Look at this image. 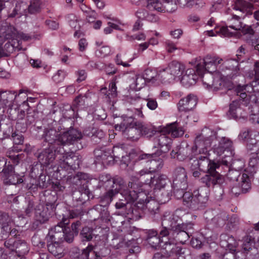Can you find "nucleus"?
Here are the masks:
<instances>
[{
    "label": "nucleus",
    "instance_id": "nucleus-1",
    "mask_svg": "<svg viewBox=\"0 0 259 259\" xmlns=\"http://www.w3.org/2000/svg\"><path fill=\"white\" fill-rule=\"evenodd\" d=\"M122 121L115 125L116 131L122 132L123 136L128 139L136 140L141 135L152 137L156 131L140 121H134L132 116L122 117Z\"/></svg>",
    "mask_w": 259,
    "mask_h": 259
},
{
    "label": "nucleus",
    "instance_id": "nucleus-2",
    "mask_svg": "<svg viewBox=\"0 0 259 259\" xmlns=\"http://www.w3.org/2000/svg\"><path fill=\"white\" fill-rule=\"evenodd\" d=\"M211 133L210 131L203 130L201 134L196 137L195 140V145L190 147L187 144H182L172 150L170 153L172 158H177L180 161H183L187 158L192 160L198 153H203L206 151L205 146L208 145V142L204 143V139L209 136Z\"/></svg>",
    "mask_w": 259,
    "mask_h": 259
},
{
    "label": "nucleus",
    "instance_id": "nucleus-3",
    "mask_svg": "<svg viewBox=\"0 0 259 259\" xmlns=\"http://www.w3.org/2000/svg\"><path fill=\"white\" fill-rule=\"evenodd\" d=\"M204 130L210 131L211 133L209 134V136L205 138L203 141L204 143L208 142V145H206L205 150L203 153H206L210 151L211 146V150L218 156L221 155L226 150L229 149L232 145V141L225 137H222L220 140L218 139L217 133L215 132L208 128H205Z\"/></svg>",
    "mask_w": 259,
    "mask_h": 259
},
{
    "label": "nucleus",
    "instance_id": "nucleus-4",
    "mask_svg": "<svg viewBox=\"0 0 259 259\" xmlns=\"http://www.w3.org/2000/svg\"><path fill=\"white\" fill-rule=\"evenodd\" d=\"M231 17L228 19V25L226 26L222 27L220 30V32L225 36H230L232 35V33L229 32L228 27L233 29L240 34H253V30L251 28V26L243 25V24L240 21L241 16L237 15L234 13H231Z\"/></svg>",
    "mask_w": 259,
    "mask_h": 259
},
{
    "label": "nucleus",
    "instance_id": "nucleus-5",
    "mask_svg": "<svg viewBox=\"0 0 259 259\" xmlns=\"http://www.w3.org/2000/svg\"><path fill=\"white\" fill-rule=\"evenodd\" d=\"M124 182L120 177H115L106 182L107 192L101 197V202L105 205L111 202L113 197L125 189Z\"/></svg>",
    "mask_w": 259,
    "mask_h": 259
},
{
    "label": "nucleus",
    "instance_id": "nucleus-6",
    "mask_svg": "<svg viewBox=\"0 0 259 259\" xmlns=\"http://www.w3.org/2000/svg\"><path fill=\"white\" fill-rule=\"evenodd\" d=\"M222 59L218 57H212L209 55L201 59L200 57L196 59V73L200 76L204 75V72L207 71L208 73H211L217 69V66L221 63Z\"/></svg>",
    "mask_w": 259,
    "mask_h": 259
},
{
    "label": "nucleus",
    "instance_id": "nucleus-7",
    "mask_svg": "<svg viewBox=\"0 0 259 259\" xmlns=\"http://www.w3.org/2000/svg\"><path fill=\"white\" fill-rule=\"evenodd\" d=\"M57 152L60 168L68 171L78 167L80 163L78 156L73 152H65L62 147H59Z\"/></svg>",
    "mask_w": 259,
    "mask_h": 259
},
{
    "label": "nucleus",
    "instance_id": "nucleus-8",
    "mask_svg": "<svg viewBox=\"0 0 259 259\" xmlns=\"http://www.w3.org/2000/svg\"><path fill=\"white\" fill-rule=\"evenodd\" d=\"M192 227L193 224L191 223H182L174 226L170 237L175 240L177 243L184 244L190 237L189 230L192 229Z\"/></svg>",
    "mask_w": 259,
    "mask_h": 259
},
{
    "label": "nucleus",
    "instance_id": "nucleus-9",
    "mask_svg": "<svg viewBox=\"0 0 259 259\" xmlns=\"http://www.w3.org/2000/svg\"><path fill=\"white\" fill-rule=\"evenodd\" d=\"M4 246L8 250L15 251L19 256L24 255L29 251V247L26 241L16 237L6 240Z\"/></svg>",
    "mask_w": 259,
    "mask_h": 259
},
{
    "label": "nucleus",
    "instance_id": "nucleus-10",
    "mask_svg": "<svg viewBox=\"0 0 259 259\" xmlns=\"http://www.w3.org/2000/svg\"><path fill=\"white\" fill-rule=\"evenodd\" d=\"M224 78L221 74L216 73H206L202 76V81L207 88H211L213 91L223 89Z\"/></svg>",
    "mask_w": 259,
    "mask_h": 259
},
{
    "label": "nucleus",
    "instance_id": "nucleus-11",
    "mask_svg": "<svg viewBox=\"0 0 259 259\" xmlns=\"http://www.w3.org/2000/svg\"><path fill=\"white\" fill-rule=\"evenodd\" d=\"M154 141L153 148L157 149L155 151V154H157L158 156L167 152L171 148V139L165 134H160L159 136L154 138Z\"/></svg>",
    "mask_w": 259,
    "mask_h": 259
},
{
    "label": "nucleus",
    "instance_id": "nucleus-12",
    "mask_svg": "<svg viewBox=\"0 0 259 259\" xmlns=\"http://www.w3.org/2000/svg\"><path fill=\"white\" fill-rule=\"evenodd\" d=\"M59 148L53 150L51 147L41 150H38L35 153L38 160L41 165L47 166L52 163L56 157H58L57 151Z\"/></svg>",
    "mask_w": 259,
    "mask_h": 259
},
{
    "label": "nucleus",
    "instance_id": "nucleus-13",
    "mask_svg": "<svg viewBox=\"0 0 259 259\" xmlns=\"http://www.w3.org/2000/svg\"><path fill=\"white\" fill-rule=\"evenodd\" d=\"M96 163L103 165L110 164L113 163V156L111 150L106 147L97 148L94 150Z\"/></svg>",
    "mask_w": 259,
    "mask_h": 259
},
{
    "label": "nucleus",
    "instance_id": "nucleus-14",
    "mask_svg": "<svg viewBox=\"0 0 259 259\" xmlns=\"http://www.w3.org/2000/svg\"><path fill=\"white\" fill-rule=\"evenodd\" d=\"M82 137L80 132L74 128H71L67 132H64L60 135L59 141L61 142V145L73 144L78 142Z\"/></svg>",
    "mask_w": 259,
    "mask_h": 259
},
{
    "label": "nucleus",
    "instance_id": "nucleus-15",
    "mask_svg": "<svg viewBox=\"0 0 259 259\" xmlns=\"http://www.w3.org/2000/svg\"><path fill=\"white\" fill-rule=\"evenodd\" d=\"M234 14L244 18L246 15H251L253 9V5L244 0H236L232 5Z\"/></svg>",
    "mask_w": 259,
    "mask_h": 259
},
{
    "label": "nucleus",
    "instance_id": "nucleus-16",
    "mask_svg": "<svg viewBox=\"0 0 259 259\" xmlns=\"http://www.w3.org/2000/svg\"><path fill=\"white\" fill-rule=\"evenodd\" d=\"M142 186L143 185L138 180L132 179L128 183L127 188L123 190V192H126L127 193V200L136 201L139 197V195L143 191Z\"/></svg>",
    "mask_w": 259,
    "mask_h": 259
},
{
    "label": "nucleus",
    "instance_id": "nucleus-17",
    "mask_svg": "<svg viewBox=\"0 0 259 259\" xmlns=\"http://www.w3.org/2000/svg\"><path fill=\"white\" fill-rule=\"evenodd\" d=\"M205 172L206 174L201 178L200 181L207 187L223 183V178L216 171V169Z\"/></svg>",
    "mask_w": 259,
    "mask_h": 259
},
{
    "label": "nucleus",
    "instance_id": "nucleus-18",
    "mask_svg": "<svg viewBox=\"0 0 259 259\" xmlns=\"http://www.w3.org/2000/svg\"><path fill=\"white\" fill-rule=\"evenodd\" d=\"M23 177L24 176L16 174L13 166L12 165H9L4 171V183L10 185L20 184L23 182L22 179Z\"/></svg>",
    "mask_w": 259,
    "mask_h": 259
},
{
    "label": "nucleus",
    "instance_id": "nucleus-19",
    "mask_svg": "<svg viewBox=\"0 0 259 259\" xmlns=\"http://www.w3.org/2000/svg\"><path fill=\"white\" fill-rule=\"evenodd\" d=\"M22 49L21 43L19 40L13 38L8 40L4 46L2 47L0 45V58L7 57L16 51H20Z\"/></svg>",
    "mask_w": 259,
    "mask_h": 259
},
{
    "label": "nucleus",
    "instance_id": "nucleus-20",
    "mask_svg": "<svg viewBox=\"0 0 259 259\" xmlns=\"http://www.w3.org/2000/svg\"><path fill=\"white\" fill-rule=\"evenodd\" d=\"M173 178V186L181 187L182 189L187 188V176L184 167H177L174 170Z\"/></svg>",
    "mask_w": 259,
    "mask_h": 259
},
{
    "label": "nucleus",
    "instance_id": "nucleus-21",
    "mask_svg": "<svg viewBox=\"0 0 259 259\" xmlns=\"http://www.w3.org/2000/svg\"><path fill=\"white\" fill-rule=\"evenodd\" d=\"M202 154H204L203 156L200 155L198 156L199 170L205 172L219 167V164L209 159L208 155H210V154L208 152Z\"/></svg>",
    "mask_w": 259,
    "mask_h": 259
},
{
    "label": "nucleus",
    "instance_id": "nucleus-22",
    "mask_svg": "<svg viewBox=\"0 0 259 259\" xmlns=\"http://www.w3.org/2000/svg\"><path fill=\"white\" fill-rule=\"evenodd\" d=\"M197 99L194 95H189L181 99L178 104L180 112H188L193 109L197 105Z\"/></svg>",
    "mask_w": 259,
    "mask_h": 259
},
{
    "label": "nucleus",
    "instance_id": "nucleus-23",
    "mask_svg": "<svg viewBox=\"0 0 259 259\" xmlns=\"http://www.w3.org/2000/svg\"><path fill=\"white\" fill-rule=\"evenodd\" d=\"M148 178L149 179H147L145 183L154 185L155 189L159 190L165 188L169 182L167 176L165 175H157L154 177L150 176Z\"/></svg>",
    "mask_w": 259,
    "mask_h": 259
},
{
    "label": "nucleus",
    "instance_id": "nucleus-24",
    "mask_svg": "<svg viewBox=\"0 0 259 259\" xmlns=\"http://www.w3.org/2000/svg\"><path fill=\"white\" fill-rule=\"evenodd\" d=\"M208 200L206 192H203L202 189H198L193 192V197L191 200L190 208L196 209L199 208V205L205 203Z\"/></svg>",
    "mask_w": 259,
    "mask_h": 259
},
{
    "label": "nucleus",
    "instance_id": "nucleus-25",
    "mask_svg": "<svg viewBox=\"0 0 259 259\" xmlns=\"http://www.w3.org/2000/svg\"><path fill=\"white\" fill-rule=\"evenodd\" d=\"M239 137L243 140L250 139L248 141L247 147L250 150L252 149L249 147L251 145L253 146H259V134L255 131L246 130L240 133Z\"/></svg>",
    "mask_w": 259,
    "mask_h": 259
},
{
    "label": "nucleus",
    "instance_id": "nucleus-26",
    "mask_svg": "<svg viewBox=\"0 0 259 259\" xmlns=\"http://www.w3.org/2000/svg\"><path fill=\"white\" fill-rule=\"evenodd\" d=\"M149 165V169H142L139 171V174L140 176L147 175L148 177L152 176V172H155L162 167L163 160L160 158L157 159L153 158L150 160Z\"/></svg>",
    "mask_w": 259,
    "mask_h": 259
},
{
    "label": "nucleus",
    "instance_id": "nucleus-27",
    "mask_svg": "<svg viewBox=\"0 0 259 259\" xmlns=\"http://www.w3.org/2000/svg\"><path fill=\"white\" fill-rule=\"evenodd\" d=\"M61 135V134H58L54 127H48L45 129L43 138L49 144L61 145V142L59 141Z\"/></svg>",
    "mask_w": 259,
    "mask_h": 259
},
{
    "label": "nucleus",
    "instance_id": "nucleus-28",
    "mask_svg": "<svg viewBox=\"0 0 259 259\" xmlns=\"http://www.w3.org/2000/svg\"><path fill=\"white\" fill-rule=\"evenodd\" d=\"M196 70L188 69L181 80L182 84L186 87H189L196 83L198 79V74H196Z\"/></svg>",
    "mask_w": 259,
    "mask_h": 259
},
{
    "label": "nucleus",
    "instance_id": "nucleus-29",
    "mask_svg": "<svg viewBox=\"0 0 259 259\" xmlns=\"http://www.w3.org/2000/svg\"><path fill=\"white\" fill-rule=\"evenodd\" d=\"M220 239V245L222 247L232 252L235 251L237 242L234 237L224 234L221 235Z\"/></svg>",
    "mask_w": 259,
    "mask_h": 259
},
{
    "label": "nucleus",
    "instance_id": "nucleus-30",
    "mask_svg": "<svg viewBox=\"0 0 259 259\" xmlns=\"http://www.w3.org/2000/svg\"><path fill=\"white\" fill-rule=\"evenodd\" d=\"M102 204H98L95 205L93 209L91 210V212L93 214L96 212L99 213V215L97 218L94 219V220H96L99 219L105 221H108L110 220V214L109 211L107 208L105 207L104 205L101 201Z\"/></svg>",
    "mask_w": 259,
    "mask_h": 259
},
{
    "label": "nucleus",
    "instance_id": "nucleus-31",
    "mask_svg": "<svg viewBox=\"0 0 259 259\" xmlns=\"http://www.w3.org/2000/svg\"><path fill=\"white\" fill-rule=\"evenodd\" d=\"M28 5L23 2H18L16 4L12 13H10L9 17H14L17 16L20 17L21 15H27Z\"/></svg>",
    "mask_w": 259,
    "mask_h": 259
},
{
    "label": "nucleus",
    "instance_id": "nucleus-32",
    "mask_svg": "<svg viewBox=\"0 0 259 259\" xmlns=\"http://www.w3.org/2000/svg\"><path fill=\"white\" fill-rule=\"evenodd\" d=\"M177 244L175 240L169 236L166 239H161L160 248L165 250L167 254L170 256L174 254V248Z\"/></svg>",
    "mask_w": 259,
    "mask_h": 259
},
{
    "label": "nucleus",
    "instance_id": "nucleus-33",
    "mask_svg": "<svg viewBox=\"0 0 259 259\" xmlns=\"http://www.w3.org/2000/svg\"><path fill=\"white\" fill-rule=\"evenodd\" d=\"M168 72L171 73L175 78L181 75L185 69L184 64L176 61L170 62L166 67Z\"/></svg>",
    "mask_w": 259,
    "mask_h": 259
},
{
    "label": "nucleus",
    "instance_id": "nucleus-34",
    "mask_svg": "<svg viewBox=\"0 0 259 259\" xmlns=\"http://www.w3.org/2000/svg\"><path fill=\"white\" fill-rule=\"evenodd\" d=\"M163 132L170 134L174 138L182 136L184 134V131L182 127H178L177 123L174 122L168 125L163 130Z\"/></svg>",
    "mask_w": 259,
    "mask_h": 259
},
{
    "label": "nucleus",
    "instance_id": "nucleus-35",
    "mask_svg": "<svg viewBox=\"0 0 259 259\" xmlns=\"http://www.w3.org/2000/svg\"><path fill=\"white\" fill-rule=\"evenodd\" d=\"M242 111V109L240 107L238 101H234L230 104L229 113L233 118L238 119L246 117Z\"/></svg>",
    "mask_w": 259,
    "mask_h": 259
},
{
    "label": "nucleus",
    "instance_id": "nucleus-36",
    "mask_svg": "<svg viewBox=\"0 0 259 259\" xmlns=\"http://www.w3.org/2000/svg\"><path fill=\"white\" fill-rule=\"evenodd\" d=\"M48 249L49 251L56 257L61 258L63 255V249L60 243L51 242L48 244Z\"/></svg>",
    "mask_w": 259,
    "mask_h": 259
},
{
    "label": "nucleus",
    "instance_id": "nucleus-37",
    "mask_svg": "<svg viewBox=\"0 0 259 259\" xmlns=\"http://www.w3.org/2000/svg\"><path fill=\"white\" fill-rule=\"evenodd\" d=\"M35 214L37 220L42 223L47 221L50 215L48 212V208L44 207L42 205H38L36 208H35Z\"/></svg>",
    "mask_w": 259,
    "mask_h": 259
},
{
    "label": "nucleus",
    "instance_id": "nucleus-38",
    "mask_svg": "<svg viewBox=\"0 0 259 259\" xmlns=\"http://www.w3.org/2000/svg\"><path fill=\"white\" fill-rule=\"evenodd\" d=\"M17 96H14L10 91L0 90V105L3 107L7 106V104L12 101Z\"/></svg>",
    "mask_w": 259,
    "mask_h": 259
},
{
    "label": "nucleus",
    "instance_id": "nucleus-39",
    "mask_svg": "<svg viewBox=\"0 0 259 259\" xmlns=\"http://www.w3.org/2000/svg\"><path fill=\"white\" fill-rule=\"evenodd\" d=\"M1 32L4 37L7 39L10 40L15 38L17 33L14 27L8 25H5L2 27Z\"/></svg>",
    "mask_w": 259,
    "mask_h": 259
},
{
    "label": "nucleus",
    "instance_id": "nucleus-40",
    "mask_svg": "<svg viewBox=\"0 0 259 259\" xmlns=\"http://www.w3.org/2000/svg\"><path fill=\"white\" fill-rule=\"evenodd\" d=\"M94 246L89 245L82 250V256L87 259H101L100 255L93 251Z\"/></svg>",
    "mask_w": 259,
    "mask_h": 259
},
{
    "label": "nucleus",
    "instance_id": "nucleus-41",
    "mask_svg": "<svg viewBox=\"0 0 259 259\" xmlns=\"http://www.w3.org/2000/svg\"><path fill=\"white\" fill-rule=\"evenodd\" d=\"M243 242L242 249L244 252L247 253L252 250L254 246V238L250 235H247L243 237Z\"/></svg>",
    "mask_w": 259,
    "mask_h": 259
},
{
    "label": "nucleus",
    "instance_id": "nucleus-42",
    "mask_svg": "<svg viewBox=\"0 0 259 259\" xmlns=\"http://www.w3.org/2000/svg\"><path fill=\"white\" fill-rule=\"evenodd\" d=\"M158 78L163 83H169L175 79L174 76L168 72L167 68L160 71L158 74Z\"/></svg>",
    "mask_w": 259,
    "mask_h": 259
},
{
    "label": "nucleus",
    "instance_id": "nucleus-43",
    "mask_svg": "<svg viewBox=\"0 0 259 259\" xmlns=\"http://www.w3.org/2000/svg\"><path fill=\"white\" fill-rule=\"evenodd\" d=\"M80 236L82 241H90L94 236L93 229L88 227H85L81 231Z\"/></svg>",
    "mask_w": 259,
    "mask_h": 259
},
{
    "label": "nucleus",
    "instance_id": "nucleus-44",
    "mask_svg": "<svg viewBox=\"0 0 259 259\" xmlns=\"http://www.w3.org/2000/svg\"><path fill=\"white\" fill-rule=\"evenodd\" d=\"M41 10V2L40 0H31L28 5V13L33 14L39 13Z\"/></svg>",
    "mask_w": 259,
    "mask_h": 259
},
{
    "label": "nucleus",
    "instance_id": "nucleus-45",
    "mask_svg": "<svg viewBox=\"0 0 259 259\" xmlns=\"http://www.w3.org/2000/svg\"><path fill=\"white\" fill-rule=\"evenodd\" d=\"M178 212L176 211V212L174 214L164 215L162 219V220H166L167 221V223L169 225V227L171 228V231L172 230V228L174 226H177L179 224L177 223L180 218L179 215L177 214Z\"/></svg>",
    "mask_w": 259,
    "mask_h": 259
},
{
    "label": "nucleus",
    "instance_id": "nucleus-46",
    "mask_svg": "<svg viewBox=\"0 0 259 259\" xmlns=\"http://www.w3.org/2000/svg\"><path fill=\"white\" fill-rule=\"evenodd\" d=\"M163 4L158 0H148L147 8L150 11L156 10L158 12H163Z\"/></svg>",
    "mask_w": 259,
    "mask_h": 259
},
{
    "label": "nucleus",
    "instance_id": "nucleus-47",
    "mask_svg": "<svg viewBox=\"0 0 259 259\" xmlns=\"http://www.w3.org/2000/svg\"><path fill=\"white\" fill-rule=\"evenodd\" d=\"M146 207L152 216H154L159 212V204L154 200L146 201Z\"/></svg>",
    "mask_w": 259,
    "mask_h": 259
},
{
    "label": "nucleus",
    "instance_id": "nucleus-48",
    "mask_svg": "<svg viewBox=\"0 0 259 259\" xmlns=\"http://www.w3.org/2000/svg\"><path fill=\"white\" fill-rule=\"evenodd\" d=\"M240 179L241 181V191L243 193H246L251 189V184L248 176L246 174H243Z\"/></svg>",
    "mask_w": 259,
    "mask_h": 259
},
{
    "label": "nucleus",
    "instance_id": "nucleus-49",
    "mask_svg": "<svg viewBox=\"0 0 259 259\" xmlns=\"http://www.w3.org/2000/svg\"><path fill=\"white\" fill-rule=\"evenodd\" d=\"M120 195L122 198H119V201L115 204V207L117 209H121L125 207L126 205L130 202L135 201L134 200H127V193L126 192H120Z\"/></svg>",
    "mask_w": 259,
    "mask_h": 259
},
{
    "label": "nucleus",
    "instance_id": "nucleus-50",
    "mask_svg": "<svg viewBox=\"0 0 259 259\" xmlns=\"http://www.w3.org/2000/svg\"><path fill=\"white\" fill-rule=\"evenodd\" d=\"M167 223L168 222L166 220H162V228L159 232V236L162 238L163 237H167L168 235L171 236V228Z\"/></svg>",
    "mask_w": 259,
    "mask_h": 259
},
{
    "label": "nucleus",
    "instance_id": "nucleus-51",
    "mask_svg": "<svg viewBox=\"0 0 259 259\" xmlns=\"http://www.w3.org/2000/svg\"><path fill=\"white\" fill-rule=\"evenodd\" d=\"M65 236L64 233H53V232H49L48 235V239L51 242L60 243L63 241V238Z\"/></svg>",
    "mask_w": 259,
    "mask_h": 259
},
{
    "label": "nucleus",
    "instance_id": "nucleus-52",
    "mask_svg": "<svg viewBox=\"0 0 259 259\" xmlns=\"http://www.w3.org/2000/svg\"><path fill=\"white\" fill-rule=\"evenodd\" d=\"M69 223V221L67 219L63 218L62 221L56 226L54 228L52 229L49 232H53V233H64L65 229H66L65 227V225H68Z\"/></svg>",
    "mask_w": 259,
    "mask_h": 259
},
{
    "label": "nucleus",
    "instance_id": "nucleus-53",
    "mask_svg": "<svg viewBox=\"0 0 259 259\" xmlns=\"http://www.w3.org/2000/svg\"><path fill=\"white\" fill-rule=\"evenodd\" d=\"M157 75V72L154 70L148 68L145 70L143 76L147 82H150L156 80L157 79L155 78Z\"/></svg>",
    "mask_w": 259,
    "mask_h": 259
},
{
    "label": "nucleus",
    "instance_id": "nucleus-54",
    "mask_svg": "<svg viewBox=\"0 0 259 259\" xmlns=\"http://www.w3.org/2000/svg\"><path fill=\"white\" fill-rule=\"evenodd\" d=\"M163 2L164 3L163 12H172L176 10V4L174 3L172 0H163Z\"/></svg>",
    "mask_w": 259,
    "mask_h": 259
},
{
    "label": "nucleus",
    "instance_id": "nucleus-55",
    "mask_svg": "<svg viewBox=\"0 0 259 259\" xmlns=\"http://www.w3.org/2000/svg\"><path fill=\"white\" fill-rule=\"evenodd\" d=\"M247 88H248V85H238L235 89V92L237 95L239 96L241 99H244L247 97L246 93Z\"/></svg>",
    "mask_w": 259,
    "mask_h": 259
},
{
    "label": "nucleus",
    "instance_id": "nucleus-56",
    "mask_svg": "<svg viewBox=\"0 0 259 259\" xmlns=\"http://www.w3.org/2000/svg\"><path fill=\"white\" fill-rule=\"evenodd\" d=\"M226 219V214L224 213H222L215 216L212 219V221L219 226H221L225 224Z\"/></svg>",
    "mask_w": 259,
    "mask_h": 259
},
{
    "label": "nucleus",
    "instance_id": "nucleus-57",
    "mask_svg": "<svg viewBox=\"0 0 259 259\" xmlns=\"http://www.w3.org/2000/svg\"><path fill=\"white\" fill-rule=\"evenodd\" d=\"M11 221V218L7 213L0 211V226L10 225Z\"/></svg>",
    "mask_w": 259,
    "mask_h": 259
},
{
    "label": "nucleus",
    "instance_id": "nucleus-58",
    "mask_svg": "<svg viewBox=\"0 0 259 259\" xmlns=\"http://www.w3.org/2000/svg\"><path fill=\"white\" fill-rule=\"evenodd\" d=\"M10 229V225L0 226V240L5 239L9 236Z\"/></svg>",
    "mask_w": 259,
    "mask_h": 259
},
{
    "label": "nucleus",
    "instance_id": "nucleus-59",
    "mask_svg": "<svg viewBox=\"0 0 259 259\" xmlns=\"http://www.w3.org/2000/svg\"><path fill=\"white\" fill-rule=\"evenodd\" d=\"M147 240L152 247L155 249H157L158 247H160L161 239H160L159 237H150V238L147 239Z\"/></svg>",
    "mask_w": 259,
    "mask_h": 259
},
{
    "label": "nucleus",
    "instance_id": "nucleus-60",
    "mask_svg": "<svg viewBox=\"0 0 259 259\" xmlns=\"http://www.w3.org/2000/svg\"><path fill=\"white\" fill-rule=\"evenodd\" d=\"M66 76V73L64 70H59L53 76V80L56 83L62 82Z\"/></svg>",
    "mask_w": 259,
    "mask_h": 259
},
{
    "label": "nucleus",
    "instance_id": "nucleus-61",
    "mask_svg": "<svg viewBox=\"0 0 259 259\" xmlns=\"http://www.w3.org/2000/svg\"><path fill=\"white\" fill-rule=\"evenodd\" d=\"M147 80L143 76L137 75L135 80V87L137 90H140L143 88L146 84Z\"/></svg>",
    "mask_w": 259,
    "mask_h": 259
},
{
    "label": "nucleus",
    "instance_id": "nucleus-62",
    "mask_svg": "<svg viewBox=\"0 0 259 259\" xmlns=\"http://www.w3.org/2000/svg\"><path fill=\"white\" fill-rule=\"evenodd\" d=\"M64 234L65 236L63 238V240L66 241L68 243L72 242L74 236L76 235L71 232L69 228L65 229Z\"/></svg>",
    "mask_w": 259,
    "mask_h": 259
},
{
    "label": "nucleus",
    "instance_id": "nucleus-63",
    "mask_svg": "<svg viewBox=\"0 0 259 259\" xmlns=\"http://www.w3.org/2000/svg\"><path fill=\"white\" fill-rule=\"evenodd\" d=\"M158 199L160 203H166L170 199L169 192L168 191L164 192V193L161 192L160 194H158Z\"/></svg>",
    "mask_w": 259,
    "mask_h": 259
},
{
    "label": "nucleus",
    "instance_id": "nucleus-64",
    "mask_svg": "<svg viewBox=\"0 0 259 259\" xmlns=\"http://www.w3.org/2000/svg\"><path fill=\"white\" fill-rule=\"evenodd\" d=\"M174 196L177 199L183 198L185 192L184 190L186 188H182L181 187L174 186Z\"/></svg>",
    "mask_w": 259,
    "mask_h": 259
}]
</instances>
